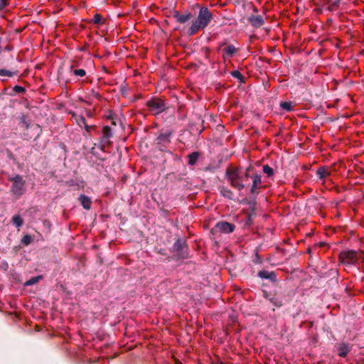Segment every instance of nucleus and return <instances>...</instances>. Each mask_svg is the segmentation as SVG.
<instances>
[{
    "instance_id": "1",
    "label": "nucleus",
    "mask_w": 364,
    "mask_h": 364,
    "mask_svg": "<svg viewBox=\"0 0 364 364\" xmlns=\"http://www.w3.org/2000/svg\"><path fill=\"white\" fill-rule=\"evenodd\" d=\"M213 19V14L208 8L203 6L200 9L198 17L193 21L188 33L193 36L200 30L205 29Z\"/></svg>"
},
{
    "instance_id": "2",
    "label": "nucleus",
    "mask_w": 364,
    "mask_h": 364,
    "mask_svg": "<svg viewBox=\"0 0 364 364\" xmlns=\"http://www.w3.org/2000/svg\"><path fill=\"white\" fill-rule=\"evenodd\" d=\"M225 176L230 185L238 191H241L245 188L243 177L238 168H228L225 171Z\"/></svg>"
},
{
    "instance_id": "3",
    "label": "nucleus",
    "mask_w": 364,
    "mask_h": 364,
    "mask_svg": "<svg viewBox=\"0 0 364 364\" xmlns=\"http://www.w3.org/2000/svg\"><path fill=\"white\" fill-rule=\"evenodd\" d=\"M340 259L342 262H346L348 264L364 262V251H345L340 254Z\"/></svg>"
},
{
    "instance_id": "4",
    "label": "nucleus",
    "mask_w": 364,
    "mask_h": 364,
    "mask_svg": "<svg viewBox=\"0 0 364 364\" xmlns=\"http://www.w3.org/2000/svg\"><path fill=\"white\" fill-rule=\"evenodd\" d=\"M9 181L12 183L11 186V192L17 198H20L26 192V181L23 176L16 174L13 177L9 178Z\"/></svg>"
},
{
    "instance_id": "5",
    "label": "nucleus",
    "mask_w": 364,
    "mask_h": 364,
    "mask_svg": "<svg viewBox=\"0 0 364 364\" xmlns=\"http://www.w3.org/2000/svg\"><path fill=\"white\" fill-rule=\"evenodd\" d=\"M172 251L177 259L189 257L188 247L186 240L178 238L173 245Z\"/></svg>"
},
{
    "instance_id": "6",
    "label": "nucleus",
    "mask_w": 364,
    "mask_h": 364,
    "mask_svg": "<svg viewBox=\"0 0 364 364\" xmlns=\"http://www.w3.org/2000/svg\"><path fill=\"white\" fill-rule=\"evenodd\" d=\"M146 105L151 112H155L156 114H160L167 109L165 102L157 97H153L147 101Z\"/></svg>"
},
{
    "instance_id": "7",
    "label": "nucleus",
    "mask_w": 364,
    "mask_h": 364,
    "mask_svg": "<svg viewBox=\"0 0 364 364\" xmlns=\"http://www.w3.org/2000/svg\"><path fill=\"white\" fill-rule=\"evenodd\" d=\"M173 135V132L171 129H166L161 131L157 137L155 139V143L162 147H166L171 143V137Z\"/></svg>"
},
{
    "instance_id": "8",
    "label": "nucleus",
    "mask_w": 364,
    "mask_h": 364,
    "mask_svg": "<svg viewBox=\"0 0 364 364\" xmlns=\"http://www.w3.org/2000/svg\"><path fill=\"white\" fill-rule=\"evenodd\" d=\"M235 225L234 224L221 221L216 223L215 227L211 230V232H220L223 233H230L235 230Z\"/></svg>"
},
{
    "instance_id": "9",
    "label": "nucleus",
    "mask_w": 364,
    "mask_h": 364,
    "mask_svg": "<svg viewBox=\"0 0 364 364\" xmlns=\"http://www.w3.org/2000/svg\"><path fill=\"white\" fill-rule=\"evenodd\" d=\"M257 276L262 279H268L271 282H276L277 280V274L275 272H268L265 269H262L258 272Z\"/></svg>"
},
{
    "instance_id": "10",
    "label": "nucleus",
    "mask_w": 364,
    "mask_h": 364,
    "mask_svg": "<svg viewBox=\"0 0 364 364\" xmlns=\"http://www.w3.org/2000/svg\"><path fill=\"white\" fill-rule=\"evenodd\" d=\"M173 17L176 20L178 23H185L192 18V14L190 12L181 14L178 11H175L173 14Z\"/></svg>"
},
{
    "instance_id": "11",
    "label": "nucleus",
    "mask_w": 364,
    "mask_h": 364,
    "mask_svg": "<svg viewBox=\"0 0 364 364\" xmlns=\"http://www.w3.org/2000/svg\"><path fill=\"white\" fill-rule=\"evenodd\" d=\"M249 23L255 28H259L264 24V20L261 15H252L247 18Z\"/></svg>"
},
{
    "instance_id": "12",
    "label": "nucleus",
    "mask_w": 364,
    "mask_h": 364,
    "mask_svg": "<svg viewBox=\"0 0 364 364\" xmlns=\"http://www.w3.org/2000/svg\"><path fill=\"white\" fill-rule=\"evenodd\" d=\"M251 178H252V185L250 188V193L255 194L257 193L256 191L262 183L261 176L253 172Z\"/></svg>"
},
{
    "instance_id": "13",
    "label": "nucleus",
    "mask_w": 364,
    "mask_h": 364,
    "mask_svg": "<svg viewBox=\"0 0 364 364\" xmlns=\"http://www.w3.org/2000/svg\"><path fill=\"white\" fill-rule=\"evenodd\" d=\"M112 136V132L111 131L110 127L109 126H105L102 128V142L109 145L111 144V141H109V139Z\"/></svg>"
},
{
    "instance_id": "14",
    "label": "nucleus",
    "mask_w": 364,
    "mask_h": 364,
    "mask_svg": "<svg viewBox=\"0 0 364 364\" xmlns=\"http://www.w3.org/2000/svg\"><path fill=\"white\" fill-rule=\"evenodd\" d=\"M78 200L80 201L81 205L85 210H90L91 208L92 200L91 198L85 195L81 194L78 198Z\"/></svg>"
},
{
    "instance_id": "15",
    "label": "nucleus",
    "mask_w": 364,
    "mask_h": 364,
    "mask_svg": "<svg viewBox=\"0 0 364 364\" xmlns=\"http://www.w3.org/2000/svg\"><path fill=\"white\" fill-rule=\"evenodd\" d=\"M351 350V346L348 343H343L338 347V355L345 358Z\"/></svg>"
},
{
    "instance_id": "16",
    "label": "nucleus",
    "mask_w": 364,
    "mask_h": 364,
    "mask_svg": "<svg viewBox=\"0 0 364 364\" xmlns=\"http://www.w3.org/2000/svg\"><path fill=\"white\" fill-rule=\"evenodd\" d=\"M269 300L274 306L277 308H280L284 305L283 300L277 294H274L269 299Z\"/></svg>"
},
{
    "instance_id": "17",
    "label": "nucleus",
    "mask_w": 364,
    "mask_h": 364,
    "mask_svg": "<svg viewBox=\"0 0 364 364\" xmlns=\"http://www.w3.org/2000/svg\"><path fill=\"white\" fill-rule=\"evenodd\" d=\"M316 174L320 179H323L331 175V172L326 166H321L316 171Z\"/></svg>"
},
{
    "instance_id": "18",
    "label": "nucleus",
    "mask_w": 364,
    "mask_h": 364,
    "mask_svg": "<svg viewBox=\"0 0 364 364\" xmlns=\"http://www.w3.org/2000/svg\"><path fill=\"white\" fill-rule=\"evenodd\" d=\"M247 204L250 205L251 209V213L248 215V222L251 223L253 218L256 216V213L255 212L256 202L255 200H250L247 201Z\"/></svg>"
},
{
    "instance_id": "19",
    "label": "nucleus",
    "mask_w": 364,
    "mask_h": 364,
    "mask_svg": "<svg viewBox=\"0 0 364 364\" xmlns=\"http://www.w3.org/2000/svg\"><path fill=\"white\" fill-rule=\"evenodd\" d=\"M237 51V49L233 45H228L223 49L224 55L228 57H232Z\"/></svg>"
},
{
    "instance_id": "20",
    "label": "nucleus",
    "mask_w": 364,
    "mask_h": 364,
    "mask_svg": "<svg viewBox=\"0 0 364 364\" xmlns=\"http://www.w3.org/2000/svg\"><path fill=\"white\" fill-rule=\"evenodd\" d=\"M219 191H220V194L223 197H225L226 198H228V199H232L233 198V193L229 188H228L226 187H224V186H221V187L219 188Z\"/></svg>"
},
{
    "instance_id": "21",
    "label": "nucleus",
    "mask_w": 364,
    "mask_h": 364,
    "mask_svg": "<svg viewBox=\"0 0 364 364\" xmlns=\"http://www.w3.org/2000/svg\"><path fill=\"white\" fill-rule=\"evenodd\" d=\"M199 153L198 151H194L190 154L188 155V164L190 166H194L196 162L198 161V159H199Z\"/></svg>"
},
{
    "instance_id": "22",
    "label": "nucleus",
    "mask_w": 364,
    "mask_h": 364,
    "mask_svg": "<svg viewBox=\"0 0 364 364\" xmlns=\"http://www.w3.org/2000/svg\"><path fill=\"white\" fill-rule=\"evenodd\" d=\"M70 70L75 76L84 77L86 75L84 69H74V65L70 66Z\"/></svg>"
},
{
    "instance_id": "23",
    "label": "nucleus",
    "mask_w": 364,
    "mask_h": 364,
    "mask_svg": "<svg viewBox=\"0 0 364 364\" xmlns=\"http://www.w3.org/2000/svg\"><path fill=\"white\" fill-rule=\"evenodd\" d=\"M73 117L75 119V122L82 127L85 123L86 120L84 117L77 115L75 113H73Z\"/></svg>"
},
{
    "instance_id": "24",
    "label": "nucleus",
    "mask_w": 364,
    "mask_h": 364,
    "mask_svg": "<svg viewBox=\"0 0 364 364\" xmlns=\"http://www.w3.org/2000/svg\"><path fill=\"white\" fill-rule=\"evenodd\" d=\"M12 223L16 228H20L23 224V220L19 215H15L12 218Z\"/></svg>"
},
{
    "instance_id": "25",
    "label": "nucleus",
    "mask_w": 364,
    "mask_h": 364,
    "mask_svg": "<svg viewBox=\"0 0 364 364\" xmlns=\"http://www.w3.org/2000/svg\"><path fill=\"white\" fill-rule=\"evenodd\" d=\"M19 124L24 127L26 129H28L30 127V120L28 119L27 116L22 115L20 118Z\"/></svg>"
},
{
    "instance_id": "26",
    "label": "nucleus",
    "mask_w": 364,
    "mask_h": 364,
    "mask_svg": "<svg viewBox=\"0 0 364 364\" xmlns=\"http://www.w3.org/2000/svg\"><path fill=\"white\" fill-rule=\"evenodd\" d=\"M254 172V168L252 166H249L246 168L245 173H242L243 177V182L245 181L249 177H251L252 173Z\"/></svg>"
},
{
    "instance_id": "27",
    "label": "nucleus",
    "mask_w": 364,
    "mask_h": 364,
    "mask_svg": "<svg viewBox=\"0 0 364 364\" xmlns=\"http://www.w3.org/2000/svg\"><path fill=\"white\" fill-rule=\"evenodd\" d=\"M280 107L282 109L287 112H290L293 109L291 102H281Z\"/></svg>"
},
{
    "instance_id": "28",
    "label": "nucleus",
    "mask_w": 364,
    "mask_h": 364,
    "mask_svg": "<svg viewBox=\"0 0 364 364\" xmlns=\"http://www.w3.org/2000/svg\"><path fill=\"white\" fill-rule=\"evenodd\" d=\"M230 74L235 78L238 79L240 82H245L244 77L239 70H233L230 73Z\"/></svg>"
},
{
    "instance_id": "29",
    "label": "nucleus",
    "mask_w": 364,
    "mask_h": 364,
    "mask_svg": "<svg viewBox=\"0 0 364 364\" xmlns=\"http://www.w3.org/2000/svg\"><path fill=\"white\" fill-rule=\"evenodd\" d=\"M17 75V71L11 72L6 69H0V76L13 77Z\"/></svg>"
},
{
    "instance_id": "30",
    "label": "nucleus",
    "mask_w": 364,
    "mask_h": 364,
    "mask_svg": "<svg viewBox=\"0 0 364 364\" xmlns=\"http://www.w3.org/2000/svg\"><path fill=\"white\" fill-rule=\"evenodd\" d=\"M262 171L264 173L267 174L268 177H270L273 176L274 174V170L272 168H271L269 165L266 164L264 165L262 167Z\"/></svg>"
},
{
    "instance_id": "31",
    "label": "nucleus",
    "mask_w": 364,
    "mask_h": 364,
    "mask_svg": "<svg viewBox=\"0 0 364 364\" xmlns=\"http://www.w3.org/2000/svg\"><path fill=\"white\" fill-rule=\"evenodd\" d=\"M42 278H43L42 276H37L35 277H32L29 280H28L25 284L27 286H31L33 284L38 283L40 280L42 279Z\"/></svg>"
},
{
    "instance_id": "32",
    "label": "nucleus",
    "mask_w": 364,
    "mask_h": 364,
    "mask_svg": "<svg viewBox=\"0 0 364 364\" xmlns=\"http://www.w3.org/2000/svg\"><path fill=\"white\" fill-rule=\"evenodd\" d=\"M33 241V237L30 235H26L21 239V243L25 245H29Z\"/></svg>"
},
{
    "instance_id": "33",
    "label": "nucleus",
    "mask_w": 364,
    "mask_h": 364,
    "mask_svg": "<svg viewBox=\"0 0 364 364\" xmlns=\"http://www.w3.org/2000/svg\"><path fill=\"white\" fill-rule=\"evenodd\" d=\"M102 17L100 14H96L92 19L91 20V23H94V24H100V23H102Z\"/></svg>"
},
{
    "instance_id": "34",
    "label": "nucleus",
    "mask_w": 364,
    "mask_h": 364,
    "mask_svg": "<svg viewBox=\"0 0 364 364\" xmlns=\"http://www.w3.org/2000/svg\"><path fill=\"white\" fill-rule=\"evenodd\" d=\"M13 89L18 93H23L26 92L25 88L19 85H15Z\"/></svg>"
},
{
    "instance_id": "35",
    "label": "nucleus",
    "mask_w": 364,
    "mask_h": 364,
    "mask_svg": "<svg viewBox=\"0 0 364 364\" xmlns=\"http://www.w3.org/2000/svg\"><path fill=\"white\" fill-rule=\"evenodd\" d=\"M8 5V2L5 0H0V11L4 9Z\"/></svg>"
},
{
    "instance_id": "36",
    "label": "nucleus",
    "mask_w": 364,
    "mask_h": 364,
    "mask_svg": "<svg viewBox=\"0 0 364 364\" xmlns=\"http://www.w3.org/2000/svg\"><path fill=\"white\" fill-rule=\"evenodd\" d=\"M83 127L87 132H90L92 129L95 127L94 125L89 126L86 123L83 125Z\"/></svg>"
},
{
    "instance_id": "37",
    "label": "nucleus",
    "mask_w": 364,
    "mask_h": 364,
    "mask_svg": "<svg viewBox=\"0 0 364 364\" xmlns=\"http://www.w3.org/2000/svg\"><path fill=\"white\" fill-rule=\"evenodd\" d=\"M108 117L112 119V124L116 126L117 123H116V121L114 120L112 114H110Z\"/></svg>"
},
{
    "instance_id": "38",
    "label": "nucleus",
    "mask_w": 364,
    "mask_h": 364,
    "mask_svg": "<svg viewBox=\"0 0 364 364\" xmlns=\"http://www.w3.org/2000/svg\"><path fill=\"white\" fill-rule=\"evenodd\" d=\"M252 10H253V11L255 13H257L258 12V9L257 7H255V6H253Z\"/></svg>"
},
{
    "instance_id": "39",
    "label": "nucleus",
    "mask_w": 364,
    "mask_h": 364,
    "mask_svg": "<svg viewBox=\"0 0 364 364\" xmlns=\"http://www.w3.org/2000/svg\"><path fill=\"white\" fill-rule=\"evenodd\" d=\"M264 297H265V298H267V299H269V295H268V294H267V292H264Z\"/></svg>"
},
{
    "instance_id": "40",
    "label": "nucleus",
    "mask_w": 364,
    "mask_h": 364,
    "mask_svg": "<svg viewBox=\"0 0 364 364\" xmlns=\"http://www.w3.org/2000/svg\"><path fill=\"white\" fill-rule=\"evenodd\" d=\"M176 364H182V363H181V362L178 360Z\"/></svg>"
},
{
    "instance_id": "41",
    "label": "nucleus",
    "mask_w": 364,
    "mask_h": 364,
    "mask_svg": "<svg viewBox=\"0 0 364 364\" xmlns=\"http://www.w3.org/2000/svg\"><path fill=\"white\" fill-rule=\"evenodd\" d=\"M95 95H96V97H100V95L97 93Z\"/></svg>"
},
{
    "instance_id": "42",
    "label": "nucleus",
    "mask_w": 364,
    "mask_h": 364,
    "mask_svg": "<svg viewBox=\"0 0 364 364\" xmlns=\"http://www.w3.org/2000/svg\"><path fill=\"white\" fill-rule=\"evenodd\" d=\"M329 9H330V10H332V9H332V6L329 7Z\"/></svg>"
},
{
    "instance_id": "43",
    "label": "nucleus",
    "mask_w": 364,
    "mask_h": 364,
    "mask_svg": "<svg viewBox=\"0 0 364 364\" xmlns=\"http://www.w3.org/2000/svg\"><path fill=\"white\" fill-rule=\"evenodd\" d=\"M5 1L8 2L9 0H5Z\"/></svg>"
},
{
    "instance_id": "44",
    "label": "nucleus",
    "mask_w": 364,
    "mask_h": 364,
    "mask_svg": "<svg viewBox=\"0 0 364 364\" xmlns=\"http://www.w3.org/2000/svg\"><path fill=\"white\" fill-rule=\"evenodd\" d=\"M338 1H340V0H337Z\"/></svg>"
}]
</instances>
